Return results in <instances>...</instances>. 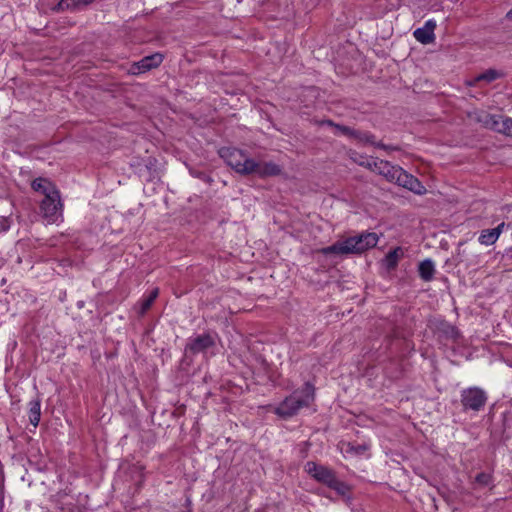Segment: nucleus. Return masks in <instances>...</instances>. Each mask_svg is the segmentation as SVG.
<instances>
[{
  "mask_svg": "<svg viewBox=\"0 0 512 512\" xmlns=\"http://www.w3.org/2000/svg\"><path fill=\"white\" fill-rule=\"evenodd\" d=\"M220 156L225 162L241 175H256L258 177H270L279 175L281 167L274 162L255 161L249 158L243 151L235 148H223Z\"/></svg>",
  "mask_w": 512,
  "mask_h": 512,
  "instance_id": "1",
  "label": "nucleus"
},
{
  "mask_svg": "<svg viewBox=\"0 0 512 512\" xmlns=\"http://www.w3.org/2000/svg\"><path fill=\"white\" fill-rule=\"evenodd\" d=\"M378 235L374 232H364L343 240L335 242L333 245L321 248L319 253L323 255L342 256L349 254H360L378 243Z\"/></svg>",
  "mask_w": 512,
  "mask_h": 512,
  "instance_id": "2",
  "label": "nucleus"
},
{
  "mask_svg": "<svg viewBox=\"0 0 512 512\" xmlns=\"http://www.w3.org/2000/svg\"><path fill=\"white\" fill-rule=\"evenodd\" d=\"M313 401L314 389L309 383H306L300 391H295L287 397L274 409V412L282 418H288L295 415L301 408L309 407Z\"/></svg>",
  "mask_w": 512,
  "mask_h": 512,
  "instance_id": "3",
  "label": "nucleus"
},
{
  "mask_svg": "<svg viewBox=\"0 0 512 512\" xmlns=\"http://www.w3.org/2000/svg\"><path fill=\"white\" fill-rule=\"evenodd\" d=\"M335 134L344 135L348 138L357 140L359 143L370 144L387 151L397 149L396 147L385 145L382 142H377L375 140V136L370 132L356 130L340 124L335 125Z\"/></svg>",
  "mask_w": 512,
  "mask_h": 512,
  "instance_id": "4",
  "label": "nucleus"
},
{
  "mask_svg": "<svg viewBox=\"0 0 512 512\" xmlns=\"http://www.w3.org/2000/svg\"><path fill=\"white\" fill-rule=\"evenodd\" d=\"M40 210L43 217L49 223L56 222L62 212V203L59 191L47 194L40 203Z\"/></svg>",
  "mask_w": 512,
  "mask_h": 512,
  "instance_id": "5",
  "label": "nucleus"
},
{
  "mask_svg": "<svg viewBox=\"0 0 512 512\" xmlns=\"http://www.w3.org/2000/svg\"><path fill=\"white\" fill-rule=\"evenodd\" d=\"M473 119L483 127L505 135L507 116L490 114L485 111H478L473 114Z\"/></svg>",
  "mask_w": 512,
  "mask_h": 512,
  "instance_id": "6",
  "label": "nucleus"
},
{
  "mask_svg": "<svg viewBox=\"0 0 512 512\" xmlns=\"http://www.w3.org/2000/svg\"><path fill=\"white\" fill-rule=\"evenodd\" d=\"M487 400L485 391L479 387H470L461 392V402L464 409L481 410Z\"/></svg>",
  "mask_w": 512,
  "mask_h": 512,
  "instance_id": "7",
  "label": "nucleus"
},
{
  "mask_svg": "<svg viewBox=\"0 0 512 512\" xmlns=\"http://www.w3.org/2000/svg\"><path fill=\"white\" fill-rule=\"evenodd\" d=\"M305 471L310 476L315 478L317 481H319L327 486L329 485V483L331 481H333V478L335 476L334 473L330 469H328L324 466L317 465L314 462H307L305 465Z\"/></svg>",
  "mask_w": 512,
  "mask_h": 512,
  "instance_id": "8",
  "label": "nucleus"
},
{
  "mask_svg": "<svg viewBox=\"0 0 512 512\" xmlns=\"http://www.w3.org/2000/svg\"><path fill=\"white\" fill-rule=\"evenodd\" d=\"M215 342L216 335H212L210 333L202 334L191 338L187 344V348L191 352H201L214 348Z\"/></svg>",
  "mask_w": 512,
  "mask_h": 512,
  "instance_id": "9",
  "label": "nucleus"
},
{
  "mask_svg": "<svg viewBox=\"0 0 512 512\" xmlns=\"http://www.w3.org/2000/svg\"><path fill=\"white\" fill-rule=\"evenodd\" d=\"M396 183L415 194L422 195L426 192L425 187L422 183L413 175L407 173L405 170H401V175L396 179Z\"/></svg>",
  "mask_w": 512,
  "mask_h": 512,
  "instance_id": "10",
  "label": "nucleus"
},
{
  "mask_svg": "<svg viewBox=\"0 0 512 512\" xmlns=\"http://www.w3.org/2000/svg\"><path fill=\"white\" fill-rule=\"evenodd\" d=\"M402 168L399 166L392 165L390 162L385 160H378L377 166L374 172L385 177L389 182H395L396 179L401 175Z\"/></svg>",
  "mask_w": 512,
  "mask_h": 512,
  "instance_id": "11",
  "label": "nucleus"
},
{
  "mask_svg": "<svg viewBox=\"0 0 512 512\" xmlns=\"http://www.w3.org/2000/svg\"><path fill=\"white\" fill-rule=\"evenodd\" d=\"M436 22L434 20H428L425 22L423 27L417 28L413 35L415 39L421 44H430L435 41L434 29Z\"/></svg>",
  "mask_w": 512,
  "mask_h": 512,
  "instance_id": "12",
  "label": "nucleus"
},
{
  "mask_svg": "<svg viewBox=\"0 0 512 512\" xmlns=\"http://www.w3.org/2000/svg\"><path fill=\"white\" fill-rule=\"evenodd\" d=\"M163 61V56L159 53L146 56L135 64L133 73H144L152 68L158 67Z\"/></svg>",
  "mask_w": 512,
  "mask_h": 512,
  "instance_id": "13",
  "label": "nucleus"
},
{
  "mask_svg": "<svg viewBox=\"0 0 512 512\" xmlns=\"http://www.w3.org/2000/svg\"><path fill=\"white\" fill-rule=\"evenodd\" d=\"M94 0H60L55 7L56 11H77L89 5Z\"/></svg>",
  "mask_w": 512,
  "mask_h": 512,
  "instance_id": "14",
  "label": "nucleus"
},
{
  "mask_svg": "<svg viewBox=\"0 0 512 512\" xmlns=\"http://www.w3.org/2000/svg\"><path fill=\"white\" fill-rule=\"evenodd\" d=\"M350 159L358 164L359 166L365 167L374 172L375 167L377 166L378 158L368 157L362 154L357 153L356 151L350 152Z\"/></svg>",
  "mask_w": 512,
  "mask_h": 512,
  "instance_id": "15",
  "label": "nucleus"
},
{
  "mask_svg": "<svg viewBox=\"0 0 512 512\" xmlns=\"http://www.w3.org/2000/svg\"><path fill=\"white\" fill-rule=\"evenodd\" d=\"M418 272L420 278L425 281L429 282L434 278L435 274V265L434 262L431 259H425L421 261L418 265Z\"/></svg>",
  "mask_w": 512,
  "mask_h": 512,
  "instance_id": "16",
  "label": "nucleus"
},
{
  "mask_svg": "<svg viewBox=\"0 0 512 512\" xmlns=\"http://www.w3.org/2000/svg\"><path fill=\"white\" fill-rule=\"evenodd\" d=\"M31 186L34 191L42 193L44 195V197L47 194H51V193L58 191L56 189V187L49 180H47L45 178H37V179L33 180Z\"/></svg>",
  "mask_w": 512,
  "mask_h": 512,
  "instance_id": "17",
  "label": "nucleus"
},
{
  "mask_svg": "<svg viewBox=\"0 0 512 512\" xmlns=\"http://www.w3.org/2000/svg\"><path fill=\"white\" fill-rule=\"evenodd\" d=\"M28 416L30 423L34 427H37L41 416V403L39 399H34L29 402Z\"/></svg>",
  "mask_w": 512,
  "mask_h": 512,
  "instance_id": "18",
  "label": "nucleus"
},
{
  "mask_svg": "<svg viewBox=\"0 0 512 512\" xmlns=\"http://www.w3.org/2000/svg\"><path fill=\"white\" fill-rule=\"evenodd\" d=\"M368 449L366 445L343 443L341 450L345 457L362 455Z\"/></svg>",
  "mask_w": 512,
  "mask_h": 512,
  "instance_id": "19",
  "label": "nucleus"
},
{
  "mask_svg": "<svg viewBox=\"0 0 512 512\" xmlns=\"http://www.w3.org/2000/svg\"><path fill=\"white\" fill-rule=\"evenodd\" d=\"M403 255V250L400 247H396L395 249L389 251L384 260L386 267L388 269H394Z\"/></svg>",
  "mask_w": 512,
  "mask_h": 512,
  "instance_id": "20",
  "label": "nucleus"
},
{
  "mask_svg": "<svg viewBox=\"0 0 512 512\" xmlns=\"http://www.w3.org/2000/svg\"><path fill=\"white\" fill-rule=\"evenodd\" d=\"M498 238H499L498 231L493 230V229H485V230H482V232L478 238V241L482 245L489 246V245L494 244L498 240Z\"/></svg>",
  "mask_w": 512,
  "mask_h": 512,
  "instance_id": "21",
  "label": "nucleus"
},
{
  "mask_svg": "<svg viewBox=\"0 0 512 512\" xmlns=\"http://www.w3.org/2000/svg\"><path fill=\"white\" fill-rule=\"evenodd\" d=\"M501 77V73L495 69H488L487 71L479 74L474 78L470 85H475L479 81H486L488 83L493 82L494 80Z\"/></svg>",
  "mask_w": 512,
  "mask_h": 512,
  "instance_id": "22",
  "label": "nucleus"
},
{
  "mask_svg": "<svg viewBox=\"0 0 512 512\" xmlns=\"http://www.w3.org/2000/svg\"><path fill=\"white\" fill-rule=\"evenodd\" d=\"M439 329L445 336L453 340H456L460 336L458 329L448 322H441Z\"/></svg>",
  "mask_w": 512,
  "mask_h": 512,
  "instance_id": "23",
  "label": "nucleus"
},
{
  "mask_svg": "<svg viewBox=\"0 0 512 512\" xmlns=\"http://www.w3.org/2000/svg\"><path fill=\"white\" fill-rule=\"evenodd\" d=\"M328 487L333 489L337 494L341 496H345L349 492V486L344 482L338 480L335 476L333 478V481L329 483Z\"/></svg>",
  "mask_w": 512,
  "mask_h": 512,
  "instance_id": "24",
  "label": "nucleus"
},
{
  "mask_svg": "<svg viewBox=\"0 0 512 512\" xmlns=\"http://www.w3.org/2000/svg\"><path fill=\"white\" fill-rule=\"evenodd\" d=\"M159 295V289L158 288H154L150 294L148 295L147 298H145L142 303H141V310H140V313L141 314H144L150 307L151 305L153 304V302L155 301V299L158 297Z\"/></svg>",
  "mask_w": 512,
  "mask_h": 512,
  "instance_id": "25",
  "label": "nucleus"
},
{
  "mask_svg": "<svg viewBox=\"0 0 512 512\" xmlns=\"http://www.w3.org/2000/svg\"><path fill=\"white\" fill-rule=\"evenodd\" d=\"M476 482L480 485L487 486L491 482V475L488 473H479L476 476Z\"/></svg>",
  "mask_w": 512,
  "mask_h": 512,
  "instance_id": "26",
  "label": "nucleus"
},
{
  "mask_svg": "<svg viewBox=\"0 0 512 512\" xmlns=\"http://www.w3.org/2000/svg\"><path fill=\"white\" fill-rule=\"evenodd\" d=\"M506 133L505 135L508 137H512V118L509 117L506 119Z\"/></svg>",
  "mask_w": 512,
  "mask_h": 512,
  "instance_id": "27",
  "label": "nucleus"
},
{
  "mask_svg": "<svg viewBox=\"0 0 512 512\" xmlns=\"http://www.w3.org/2000/svg\"><path fill=\"white\" fill-rule=\"evenodd\" d=\"M504 226H505V223H504V222H502V223H500L497 227L493 228V230L498 231V232H499V235H500V234L502 233V231H503Z\"/></svg>",
  "mask_w": 512,
  "mask_h": 512,
  "instance_id": "28",
  "label": "nucleus"
},
{
  "mask_svg": "<svg viewBox=\"0 0 512 512\" xmlns=\"http://www.w3.org/2000/svg\"><path fill=\"white\" fill-rule=\"evenodd\" d=\"M323 125H327V126H330V127H333L335 128V125H337L336 123H334L332 120H325L322 122Z\"/></svg>",
  "mask_w": 512,
  "mask_h": 512,
  "instance_id": "29",
  "label": "nucleus"
},
{
  "mask_svg": "<svg viewBox=\"0 0 512 512\" xmlns=\"http://www.w3.org/2000/svg\"><path fill=\"white\" fill-rule=\"evenodd\" d=\"M183 361L189 363L191 361V357L187 354L184 355Z\"/></svg>",
  "mask_w": 512,
  "mask_h": 512,
  "instance_id": "30",
  "label": "nucleus"
},
{
  "mask_svg": "<svg viewBox=\"0 0 512 512\" xmlns=\"http://www.w3.org/2000/svg\"><path fill=\"white\" fill-rule=\"evenodd\" d=\"M507 18L512 20V9L507 13Z\"/></svg>",
  "mask_w": 512,
  "mask_h": 512,
  "instance_id": "31",
  "label": "nucleus"
}]
</instances>
